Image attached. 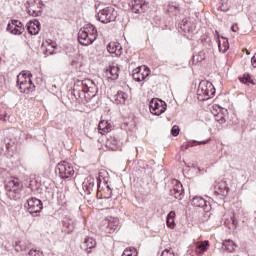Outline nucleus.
Returning a JSON list of instances; mask_svg holds the SVG:
<instances>
[{"label": "nucleus", "instance_id": "79ce46f5", "mask_svg": "<svg viewBox=\"0 0 256 256\" xmlns=\"http://www.w3.org/2000/svg\"><path fill=\"white\" fill-rule=\"evenodd\" d=\"M31 78H23V80L21 81V75H18L17 76V85L19 86L20 83H23V84H30L31 83Z\"/></svg>", "mask_w": 256, "mask_h": 256}, {"label": "nucleus", "instance_id": "6e6d98bb", "mask_svg": "<svg viewBox=\"0 0 256 256\" xmlns=\"http://www.w3.org/2000/svg\"><path fill=\"white\" fill-rule=\"evenodd\" d=\"M36 256H44L43 251L41 250H36Z\"/></svg>", "mask_w": 256, "mask_h": 256}, {"label": "nucleus", "instance_id": "4be33fe9", "mask_svg": "<svg viewBox=\"0 0 256 256\" xmlns=\"http://www.w3.org/2000/svg\"><path fill=\"white\" fill-rule=\"evenodd\" d=\"M18 87H19V90L21 93L29 94V93H33V91H35V84H33V80H30L29 84L20 83V85H18Z\"/></svg>", "mask_w": 256, "mask_h": 256}, {"label": "nucleus", "instance_id": "bf43d9fd", "mask_svg": "<svg viewBox=\"0 0 256 256\" xmlns=\"http://www.w3.org/2000/svg\"><path fill=\"white\" fill-rule=\"evenodd\" d=\"M199 217H205V213H200Z\"/></svg>", "mask_w": 256, "mask_h": 256}, {"label": "nucleus", "instance_id": "473e14b6", "mask_svg": "<svg viewBox=\"0 0 256 256\" xmlns=\"http://www.w3.org/2000/svg\"><path fill=\"white\" fill-rule=\"evenodd\" d=\"M218 47L220 53H227V51H229V40L225 39L222 44L221 40H218Z\"/></svg>", "mask_w": 256, "mask_h": 256}, {"label": "nucleus", "instance_id": "3c124183", "mask_svg": "<svg viewBox=\"0 0 256 256\" xmlns=\"http://www.w3.org/2000/svg\"><path fill=\"white\" fill-rule=\"evenodd\" d=\"M28 255H29V256H37V249H31V250L28 252Z\"/></svg>", "mask_w": 256, "mask_h": 256}, {"label": "nucleus", "instance_id": "864d4df0", "mask_svg": "<svg viewBox=\"0 0 256 256\" xmlns=\"http://www.w3.org/2000/svg\"><path fill=\"white\" fill-rule=\"evenodd\" d=\"M50 46L52 49H56L57 48V44L55 42H50Z\"/></svg>", "mask_w": 256, "mask_h": 256}, {"label": "nucleus", "instance_id": "e2e57ef3", "mask_svg": "<svg viewBox=\"0 0 256 256\" xmlns=\"http://www.w3.org/2000/svg\"><path fill=\"white\" fill-rule=\"evenodd\" d=\"M232 221H233V224L235 225V219H233Z\"/></svg>", "mask_w": 256, "mask_h": 256}, {"label": "nucleus", "instance_id": "49530a36", "mask_svg": "<svg viewBox=\"0 0 256 256\" xmlns=\"http://www.w3.org/2000/svg\"><path fill=\"white\" fill-rule=\"evenodd\" d=\"M44 55L46 57H48V55H55V49H49V48H46L45 52H44Z\"/></svg>", "mask_w": 256, "mask_h": 256}, {"label": "nucleus", "instance_id": "39448f33", "mask_svg": "<svg viewBox=\"0 0 256 256\" xmlns=\"http://www.w3.org/2000/svg\"><path fill=\"white\" fill-rule=\"evenodd\" d=\"M149 109L152 115H163V112L167 111V103L161 99L153 98L149 103Z\"/></svg>", "mask_w": 256, "mask_h": 256}, {"label": "nucleus", "instance_id": "2eb2a0df", "mask_svg": "<svg viewBox=\"0 0 256 256\" xmlns=\"http://www.w3.org/2000/svg\"><path fill=\"white\" fill-rule=\"evenodd\" d=\"M104 225H106L105 233H115L119 227V218L105 220Z\"/></svg>", "mask_w": 256, "mask_h": 256}, {"label": "nucleus", "instance_id": "f257e3e1", "mask_svg": "<svg viewBox=\"0 0 256 256\" xmlns=\"http://www.w3.org/2000/svg\"><path fill=\"white\" fill-rule=\"evenodd\" d=\"M87 85H91L90 79L78 80L75 82L72 91V95L75 97L76 101H78V103H83V105L91 101V98H89L87 91L83 88L87 87Z\"/></svg>", "mask_w": 256, "mask_h": 256}, {"label": "nucleus", "instance_id": "5fc2aeb1", "mask_svg": "<svg viewBox=\"0 0 256 256\" xmlns=\"http://www.w3.org/2000/svg\"><path fill=\"white\" fill-rule=\"evenodd\" d=\"M132 11H133V13H140V11H139V8H137V7H132Z\"/></svg>", "mask_w": 256, "mask_h": 256}, {"label": "nucleus", "instance_id": "6e6552de", "mask_svg": "<svg viewBox=\"0 0 256 256\" xmlns=\"http://www.w3.org/2000/svg\"><path fill=\"white\" fill-rule=\"evenodd\" d=\"M95 182L97 183V187L99 189L101 187V179H95L91 176L84 179L82 189L85 191V193H87V195H91V193H93V189H95Z\"/></svg>", "mask_w": 256, "mask_h": 256}, {"label": "nucleus", "instance_id": "72a5a7b5", "mask_svg": "<svg viewBox=\"0 0 256 256\" xmlns=\"http://www.w3.org/2000/svg\"><path fill=\"white\" fill-rule=\"evenodd\" d=\"M7 31H9V33H11L12 35H21L23 33L22 28L19 29L17 27H13L11 26V23L7 25Z\"/></svg>", "mask_w": 256, "mask_h": 256}, {"label": "nucleus", "instance_id": "de8ad7c7", "mask_svg": "<svg viewBox=\"0 0 256 256\" xmlns=\"http://www.w3.org/2000/svg\"><path fill=\"white\" fill-rule=\"evenodd\" d=\"M251 65H252V67H254V69H256V53L251 58Z\"/></svg>", "mask_w": 256, "mask_h": 256}, {"label": "nucleus", "instance_id": "8fccbe9b", "mask_svg": "<svg viewBox=\"0 0 256 256\" xmlns=\"http://www.w3.org/2000/svg\"><path fill=\"white\" fill-rule=\"evenodd\" d=\"M231 31H233V33H237V31H239V26H237V24L232 25Z\"/></svg>", "mask_w": 256, "mask_h": 256}, {"label": "nucleus", "instance_id": "f8f14e48", "mask_svg": "<svg viewBox=\"0 0 256 256\" xmlns=\"http://www.w3.org/2000/svg\"><path fill=\"white\" fill-rule=\"evenodd\" d=\"M95 40L96 38L87 34L85 30H81V29L79 30L78 41L80 45H84L85 47H87L89 45H93V43H95Z\"/></svg>", "mask_w": 256, "mask_h": 256}, {"label": "nucleus", "instance_id": "393cba45", "mask_svg": "<svg viewBox=\"0 0 256 256\" xmlns=\"http://www.w3.org/2000/svg\"><path fill=\"white\" fill-rule=\"evenodd\" d=\"M108 73L110 75L108 76V79H112V81L119 79V67L109 66Z\"/></svg>", "mask_w": 256, "mask_h": 256}, {"label": "nucleus", "instance_id": "412c9836", "mask_svg": "<svg viewBox=\"0 0 256 256\" xmlns=\"http://www.w3.org/2000/svg\"><path fill=\"white\" fill-rule=\"evenodd\" d=\"M84 91H86L88 97L90 100L93 99L97 95V86H95V83L92 82L91 84H88L87 86H83Z\"/></svg>", "mask_w": 256, "mask_h": 256}, {"label": "nucleus", "instance_id": "13d9d810", "mask_svg": "<svg viewBox=\"0 0 256 256\" xmlns=\"http://www.w3.org/2000/svg\"><path fill=\"white\" fill-rule=\"evenodd\" d=\"M220 10H222L223 12L227 11V9H225L223 6H220Z\"/></svg>", "mask_w": 256, "mask_h": 256}, {"label": "nucleus", "instance_id": "680f3d73", "mask_svg": "<svg viewBox=\"0 0 256 256\" xmlns=\"http://www.w3.org/2000/svg\"><path fill=\"white\" fill-rule=\"evenodd\" d=\"M246 55H250V52H249V51H247V52H246Z\"/></svg>", "mask_w": 256, "mask_h": 256}, {"label": "nucleus", "instance_id": "9d476101", "mask_svg": "<svg viewBox=\"0 0 256 256\" xmlns=\"http://www.w3.org/2000/svg\"><path fill=\"white\" fill-rule=\"evenodd\" d=\"M191 205L193 207H200V209H203L204 213H209V211H211V204L201 196L193 197Z\"/></svg>", "mask_w": 256, "mask_h": 256}, {"label": "nucleus", "instance_id": "b1692460", "mask_svg": "<svg viewBox=\"0 0 256 256\" xmlns=\"http://www.w3.org/2000/svg\"><path fill=\"white\" fill-rule=\"evenodd\" d=\"M82 31H86L87 35L90 37H94V39H97V28L93 26L92 24H86L83 28H81Z\"/></svg>", "mask_w": 256, "mask_h": 256}, {"label": "nucleus", "instance_id": "4d7b16f0", "mask_svg": "<svg viewBox=\"0 0 256 256\" xmlns=\"http://www.w3.org/2000/svg\"><path fill=\"white\" fill-rule=\"evenodd\" d=\"M77 63H78V61L75 60V59H73V60L71 61V65H77Z\"/></svg>", "mask_w": 256, "mask_h": 256}, {"label": "nucleus", "instance_id": "0eeeda50", "mask_svg": "<svg viewBox=\"0 0 256 256\" xmlns=\"http://www.w3.org/2000/svg\"><path fill=\"white\" fill-rule=\"evenodd\" d=\"M57 170L61 179H69V177L75 175V170L69 162H60L57 166Z\"/></svg>", "mask_w": 256, "mask_h": 256}, {"label": "nucleus", "instance_id": "6ab92c4d", "mask_svg": "<svg viewBox=\"0 0 256 256\" xmlns=\"http://www.w3.org/2000/svg\"><path fill=\"white\" fill-rule=\"evenodd\" d=\"M83 247L85 248L86 253H91V251L97 247V241L93 237H88L85 239Z\"/></svg>", "mask_w": 256, "mask_h": 256}, {"label": "nucleus", "instance_id": "5701e85b", "mask_svg": "<svg viewBox=\"0 0 256 256\" xmlns=\"http://www.w3.org/2000/svg\"><path fill=\"white\" fill-rule=\"evenodd\" d=\"M127 93L123 91H118L116 95H114V103L116 105H125V101H127Z\"/></svg>", "mask_w": 256, "mask_h": 256}, {"label": "nucleus", "instance_id": "ddd939ff", "mask_svg": "<svg viewBox=\"0 0 256 256\" xmlns=\"http://www.w3.org/2000/svg\"><path fill=\"white\" fill-rule=\"evenodd\" d=\"M170 195L181 201L183 199V195H185V190L183 189V184L176 180V184L172 189H170Z\"/></svg>", "mask_w": 256, "mask_h": 256}, {"label": "nucleus", "instance_id": "f03ea898", "mask_svg": "<svg viewBox=\"0 0 256 256\" xmlns=\"http://www.w3.org/2000/svg\"><path fill=\"white\" fill-rule=\"evenodd\" d=\"M199 101H208L215 96V86L209 81L202 80L197 89Z\"/></svg>", "mask_w": 256, "mask_h": 256}, {"label": "nucleus", "instance_id": "09e8293b", "mask_svg": "<svg viewBox=\"0 0 256 256\" xmlns=\"http://www.w3.org/2000/svg\"><path fill=\"white\" fill-rule=\"evenodd\" d=\"M107 189L109 191V194L107 196H105L106 199H111V197H113V191L111 190V188L109 186H107Z\"/></svg>", "mask_w": 256, "mask_h": 256}, {"label": "nucleus", "instance_id": "c756f323", "mask_svg": "<svg viewBox=\"0 0 256 256\" xmlns=\"http://www.w3.org/2000/svg\"><path fill=\"white\" fill-rule=\"evenodd\" d=\"M4 143L6 145L7 151H13V149H15V147L17 145V140L7 137L4 139Z\"/></svg>", "mask_w": 256, "mask_h": 256}, {"label": "nucleus", "instance_id": "4c0bfd02", "mask_svg": "<svg viewBox=\"0 0 256 256\" xmlns=\"http://www.w3.org/2000/svg\"><path fill=\"white\" fill-rule=\"evenodd\" d=\"M11 27H16L17 29H22V33L25 31V27H23V23L19 20H12Z\"/></svg>", "mask_w": 256, "mask_h": 256}, {"label": "nucleus", "instance_id": "bb28decb", "mask_svg": "<svg viewBox=\"0 0 256 256\" xmlns=\"http://www.w3.org/2000/svg\"><path fill=\"white\" fill-rule=\"evenodd\" d=\"M222 249L228 251V253H232L235 249V242L233 240H224L222 242Z\"/></svg>", "mask_w": 256, "mask_h": 256}, {"label": "nucleus", "instance_id": "a19ab883", "mask_svg": "<svg viewBox=\"0 0 256 256\" xmlns=\"http://www.w3.org/2000/svg\"><path fill=\"white\" fill-rule=\"evenodd\" d=\"M240 82L244 83V85H255V83L253 82V80L251 79V77H242L240 78Z\"/></svg>", "mask_w": 256, "mask_h": 256}, {"label": "nucleus", "instance_id": "c03bdc74", "mask_svg": "<svg viewBox=\"0 0 256 256\" xmlns=\"http://www.w3.org/2000/svg\"><path fill=\"white\" fill-rule=\"evenodd\" d=\"M0 121H7V112L0 110Z\"/></svg>", "mask_w": 256, "mask_h": 256}, {"label": "nucleus", "instance_id": "603ef678", "mask_svg": "<svg viewBox=\"0 0 256 256\" xmlns=\"http://www.w3.org/2000/svg\"><path fill=\"white\" fill-rule=\"evenodd\" d=\"M122 256H133V254L131 253V251L125 250V251L122 253Z\"/></svg>", "mask_w": 256, "mask_h": 256}, {"label": "nucleus", "instance_id": "7c9ffc66", "mask_svg": "<svg viewBox=\"0 0 256 256\" xmlns=\"http://www.w3.org/2000/svg\"><path fill=\"white\" fill-rule=\"evenodd\" d=\"M166 223L170 229L175 228V211L169 212V214L167 215Z\"/></svg>", "mask_w": 256, "mask_h": 256}, {"label": "nucleus", "instance_id": "e433bc0d", "mask_svg": "<svg viewBox=\"0 0 256 256\" xmlns=\"http://www.w3.org/2000/svg\"><path fill=\"white\" fill-rule=\"evenodd\" d=\"M193 61L194 62L196 61V63H201V62L205 61V52L200 51L198 53V55L193 56Z\"/></svg>", "mask_w": 256, "mask_h": 256}, {"label": "nucleus", "instance_id": "dca6fc26", "mask_svg": "<svg viewBox=\"0 0 256 256\" xmlns=\"http://www.w3.org/2000/svg\"><path fill=\"white\" fill-rule=\"evenodd\" d=\"M214 193L215 195H221L222 197H225V195L229 193V187H227V182H216L214 185Z\"/></svg>", "mask_w": 256, "mask_h": 256}, {"label": "nucleus", "instance_id": "a211bd4d", "mask_svg": "<svg viewBox=\"0 0 256 256\" xmlns=\"http://www.w3.org/2000/svg\"><path fill=\"white\" fill-rule=\"evenodd\" d=\"M106 147L110 151H119L121 149V145H119V140L115 138L114 136H110L106 140Z\"/></svg>", "mask_w": 256, "mask_h": 256}, {"label": "nucleus", "instance_id": "c85d7f7f", "mask_svg": "<svg viewBox=\"0 0 256 256\" xmlns=\"http://www.w3.org/2000/svg\"><path fill=\"white\" fill-rule=\"evenodd\" d=\"M207 249H209V241L205 240L196 246L195 251L198 255H201L202 253H205Z\"/></svg>", "mask_w": 256, "mask_h": 256}, {"label": "nucleus", "instance_id": "4468645a", "mask_svg": "<svg viewBox=\"0 0 256 256\" xmlns=\"http://www.w3.org/2000/svg\"><path fill=\"white\" fill-rule=\"evenodd\" d=\"M33 4L37 5L39 9H41V5H43V1L41 0H30L28 2V15H31L32 17H39L41 15V10H35L33 9Z\"/></svg>", "mask_w": 256, "mask_h": 256}, {"label": "nucleus", "instance_id": "2f4dec72", "mask_svg": "<svg viewBox=\"0 0 256 256\" xmlns=\"http://www.w3.org/2000/svg\"><path fill=\"white\" fill-rule=\"evenodd\" d=\"M98 131L101 135H105V133H109L111 131V126L107 122H100L98 125Z\"/></svg>", "mask_w": 256, "mask_h": 256}, {"label": "nucleus", "instance_id": "20e7f679", "mask_svg": "<svg viewBox=\"0 0 256 256\" xmlns=\"http://www.w3.org/2000/svg\"><path fill=\"white\" fill-rule=\"evenodd\" d=\"M97 19L98 21H100V23H111L113 21H115V19H117V12H115V9L113 8H104L102 10L99 11L98 15H97Z\"/></svg>", "mask_w": 256, "mask_h": 256}, {"label": "nucleus", "instance_id": "a878e982", "mask_svg": "<svg viewBox=\"0 0 256 256\" xmlns=\"http://www.w3.org/2000/svg\"><path fill=\"white\" fill-rule=\"evenodd\" d=\"M63 229L65 233H73V231H75V222H73V220L64 221Z\"/></svg>", "mask_w": 256, "mask_h": 256}, {"label": "nucleus", "instance_id": "9b49d317", "mask_svg": "<svg viewBox=\"0 0 256 256\" xmlns=\"http://www.w3.org/2000/svg\"><path fill=\"white\" fill-rule=\"evenodd\" d=\"M179 29L182 30V33H184V35H192V33L195 32V24L189 22V20L187 18L182 19L181 22H179L178 24Z\"/></svg>", "mask_w": 256, "mask_h": 256}, {"label": "nucleus", "instance_id": "a18cd8bd", "mask_svg": "<svg viewBox=\"0 0 256 256\" xmlns=\"http://www.w3.org/2000/svg\"><path fill=\"white\" fill-rule=\"evenodd\" d=\"M160 256H175V254L173 253V251L165 249L164 251H162Z\"/></svg>", "mask_w": 256, "mask_h": 256}, {"label": "nucleus", "instance_id": "f704fd0d", "mask_svg": "<svg viewBox=\"0 0 256 256\" xmlns=\"http://www.w3.org/2000/svg\"><path fill=\"white\" fill-rule=\"evenodd\" d=\"M14 249L17 253H19V251H25V249H27V245H25V242L23 241H16Z\"/></svg>", "mask_w": 256, "mask_h": 256}, {"label": "nucleus", "instance_id": "aec40b11", "mask_svg": "<svg viewBox=\"0 0 256 256\" xmlns=\"http://www.w3.org/2000/svg\"><path fill=\"white\" fill-rule=\"evenodd\" d=\"M123 49V47H121V44H119L118 42H110L107 45V51L108 53H115L116 55H121V50Z\"/></svg>", "mask_w": 256, "mask_h": 256}, {"label": "nucleus", "instance_id": "ea45409f", "mask_svg": "<svg viewBox=\"0 0 256 256\" xmlns=\"http://www.w3.org/2000/svg\"><path fill=\"white\" fill-rule=\"evenodd\" d=\"M19 75L20 79H31V77H33L31 71H22Z\"/></svg>", "mask_w": 256, "mask_h": 256}, {"label": "nucleus", "instance_id": "37998d69", "mask_svg": "<svg viewBox=\"0 0 256 256\" xmlns=\"http://www.w3.org/2000/svg\"><path fill=\"white\" fill-rule=\"evenodd\" d=\"M180 131H181V129H179V126L175 125L171 129V135L173 137H177L179 135Z\"/></svg>", "mask_w": 256, "mask_h": 256}, {"label": "nucleus", "instance_id": "c9c22d12", "mask_svg": "<svg viewBox=\"0 0 256 256\" xmlns=\"http://www.w3.org/2000/svg\"><path fill=\"white\" fill-rule=\"evenodd\" d=\"M224 113H227V110H224L222 112H218L217 114H215L216 121L218 123H220V125H223V123H225V114Z\"/></svg>", "mask_w": 256, "mask_h": 256}, {"label": "nucleus", "instance_id": "58836bf2", "mask_svg": "<svg viewBox=\"0 0 256 256\" xmlns=\"http://www.w3.org/2000/svg\"><path fill=\"white\" fill-rule=\"evenodd\" d=\"M168 13H179V6L178 5H173V4H170L168 6V9H167Z\"/></svg>", "mask_w": 256, "mask_h": 256}, {"label": "nucleus", "instance_id": "423d86ee", "mask_svg": "<svg viewBox=\"0 0 256 256\" xmlns=\"http://www.w3.org/2000/svg\"><path fill=\"white\" fill-rule=\"evenodd\" d=\"M27 205V210L33 217L39 216L43 210V202L37 198L29 199Z\"/></svg>", "mask_w": 256, "mask_h": 256}, {"label": "nucleus", "instance_id": "f3484780", "mask_svg": "<svg viewBox=\"0 0 256 256\" xmlns=\"http://www.w3.org/2000/svg\"><path fill=\"white\" fill-rule=\"evenodd\" d=\"M26 29L30 35H39V31H41V23L38 20L29 21L26 24Z\"/></svg>", "mask_w": 256, "mask_h": 256}, {"label": "nucleus", "instance_id": "7ed1b4c3", "mask_svg": "<svg viewBox=\"0 0 256 256\" xmlns=\"http://www.w3.org/2000/svg\"><path fill=\"white\" fill-rule=\"evenodd\" d=\"M21 189H23V183L19 181V178H13L6 184V190H8V195L11 199H20Z\"/></svg>", "mask_w": 256, "mask_h": 256}, {"label": "nucleus", "instance_id": "cd10ccee", "mask_svg": "<svg viewBox=\"0 0 256 256\" xmlns=\"http://www.w3.org/2000/svg\"><path fill=\"white\" fill-rule=\"evenodd\" d=\"M195 143H197V145H207V143H209V140H205V141L194 140V141L188 142L187 144H183L181 146V151H187V149H189V147H193Z\"/></svg>", "mask_w": 256, "mask_h": 256}, {"label": "nucleus", "instance_id": "1a4fd4ad", "mask_svg": "<svg viewBox=\"0 0 256 256\" xmlns=\"http://www.w3.org/2000/svg\"><path fill=\"white\" fill-rule=\"evenodd\" d=\"M149 68L146 66H140L133 70L132 77L134 81H137V83H141V81H145L147 77H149Z\"/></svg>", "mask_w": 256, "mask_h": 256}, {"label": "nucleus", "instance_id": "052dcab7", "mask_svg": "<svg viewBox=\"0 0 256 256\" xmlns=\"http://www.w3.org/2000/svg\"><path fill=\"white\" fill-rule=\"evenodd\" d=\"M204 221H205V219H201V220H200V223H203Z\"/></svg>", "mask_w": 256, "mask_h": 256}]
</instances>
